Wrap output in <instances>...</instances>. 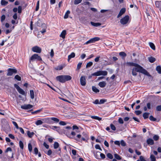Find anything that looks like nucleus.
Instances as JSON below:
<instances>
[{
	"instance_id": "60",
	"label": "nucleus",
	"mask_w": 161,
	"mask_h": 161,
	"mask_svg": "<svg viewBox=\"0 0 161 161\" xmlns=\"http://www.w3.org/2000/svg\"><path fill=\"white\" fill-rule=\"evenodd\" d=\"M119 122L121 124H123L124 123L123 119L121 118L119 119Z\"/></svg>"
},
{
	"instance_id": "28",
	"label": "nucleus",
	"mask_w": 161,
	"mask_h": 161,
	"mask_svg": "<svg viewBox=\"0 0 161 161\" xmlns=\"http://www.w3.org/2000/svg\"><path fill=\"white\" fill-rule=\"evenodd\" d=\"M149 46L152 49H153V50H155V47L154 44L153 43L151 42H149Z\"/></svg>"
},
{
	"instance_id": "51",
	"label": "nucleus",
	"mask_w": 161,
	"mask_h": 161,
	"mask_svg": "<svg viewBox=\"0 0 161 161\" xmlns=\"http://www.w3.org/2000/svg\"><path fill=\"white\" fill-rule=\"evenodd\" d=\"M111 128L113 130H116V128L114 125L112 124H111L110 125Z\"/></svg>"
},
{
	"instance_id": "50",
	"label": "nucleus",
	"mask_w": 161,
	"mask_h": 161,
	"mask_svg": "<svg viewBox=\"0 0 161 161\" xmlns=\"http://www.w3.org/2000/svg\"><path fill=\"white\" fill-rule=\"evenodd\" d=\"M5 16L4 15H3L1 16V22H3L5 19Z\"/></svg>"
},
{
	"instance_id": "21",
	"label": "nucleus",
	"mask_w": 161,
	"mask_h": 161,
	"mask_svg": "<svg viewBox=\"0 0 161 161\" xmlns=\"http://www.w3.org/2000/svg\"><path fill=\"white\" fill-rule=\"evenodd\" d=\"M91 24L94 26L97 27L98 26H100L101 25V23H94L93 22H90Z\"/></svg>"
},
{
	"instance_id": "35",
	"label": "nucleus",
	"mask_w": 161,
	"mask_h": 161,
	"mask_svg": "<svg viewBox=\"0 0 161 161\" xmlns=\"http://www.w3.org/2000/svg\"><path fill=\"white\" fill-rule=\"evenodd\" d=\"M8 3V2L4 0H2L1 1V4L2 5H6Z\"/></svg>"
},
{
	"instance_id": "59",
	"label": "nucleus",
	"mask_w": 161,
	"mask_h": 161,
	"mask_svg": "<svg viewBox=\"0 0 161 161\" xmlns=\"http://www.w3.org/2000/svg\"><path fill=\"white\" fill-rule=\"evenodd\" d=\"M35 154L37 155L38 153V150L36 147H35L34 149Z\"/></svg>"
},
{
	"instance_id": "18",
	"label": "nucleus",
	"mask_w": 161,
	"mask_h": 161,
	"mask_svg": "<svg viewBox=\"0 0 161 161\" xmlns=\"http://www.w3.org/2000/svg\"><path fill=\"white\" fill-rule=\"evenodd\" d=\"M66 34V31L65 30H63L61 33L60 36L63 39L65 38V35Z\"/></svg>"
},
{
	"instance_id": "48",
	"label": "nucleus",
	"mask_w": 161,
	"mask_h": 161,
	"mask_svg": "<svg viewBox=\"0 0 161 161\" xmlns=\"http://www.w3.org/2000/svg\"><path fill=\"white\" fill-rule=\"evenodd\" d=\"M22 6H19L18 7V13L20 14L22 12Z\"/></svg>"
},
{
	"instance_id": "54",
	"label": "nucleus",
	"mask_w": 161,
	"mask_h": 161,
	"mask_svg": "<svg viewBox=\"0 0 161 161\" xmlns=\"http://www.w3.org/2000/svg\"><path fill=\"white\" fill-rule=\"evenodd\" d=\"M12 123L17 129H19V127L17 123L15 121H13Z\"/></svg>"
},
{
	"instance_id": "30",
	"label": "nucleus",
	"mask_w": 161,
	"mask_h": 161,
	"mask_svg": "<svg viewBox=\"0 0 161 161\" xmlns=\"http://www.w3.org/2000/svg\"><path fill=\"white\" fill-rule=\"evenodd\" d=\"M30 95L32 99H33L34 98V92L32 90L30 91Z\"/></svg>"
},
{
	"instance_id": "49",
	"label": "nucleus",
	"mask_w": 161,
	"mask_h": 161,
	"mask_svg": "<svg viewBox=\"0 0 161 161\" xmlns=\"http://www.w3.org/2000/svg\"><path fill=\"white\" fill-rule=\"evenodd\" d=\"M51 129L53 130H54L55 129H57L58 130H59L60 129V127L56 126H52V127H51Z\"/></svg>"
},
{
	"instance_id": "57",
	"label": "nucleus",
	"mask_w": 161,
	"mask_h": 161,
	"mask_svg": "<svg viewBox=\"0 0 161 161\" xmlns=\"http://www.w3.org/2000/svg\"><path fill=\"white\" fill-rule=\"evenodd\" d=\"M59 124L60 125H66V123L65 122L63 121H60V122L59 123Z\"/></svg>"
},
{
	"instance_id": "12",
	"label": "nucleus",
	"mask_w": 161,
	"mask_h": 161,
	"mask_svg": "<svg viewBox=\"0 0 161 161\" xmlns=\"http://www.w3.org/2000/svg\"><path fill=\"white\" fill-rule=\"evenodd\" d=\"M86 76H82L80 78V83L82 86H85L86 85Z\"/></svg>"
},
{
	"instance_id": "7",
	"label": "nucleus",
	"mask_w": 161,
	"mask_h": 161,
	"mask_svg": "<svg viewBox=\"0 0 161 161\" xmlns=\"http://www.w3.org/2000/svg\"><path fill=\"white\" fill-rule=\"evenodd\" d=\"M17 72V70L16 69L9 68L8 70V73L7 74V76H11L13 74L16 73Z\"/></svg>"
},
{
	"instance_id": "15",
	"label": "nucleus",
	"mask_w": 161,
	"mask_h": 161,
	"mask_svg": "<svg viewBox=\"0 0 161 161\" xmlns=\"http://www.w3.org/2000/svg\"><path fill=\"white\" fill-rule=\"evenodd\" d=\"M147 143L148 145H152L154 144V142L153 140L151 138H148L147 140Z\"/></svg>"
},
{
	"instance_id": "63",
	"label": "nucleus",
	"mask_w": 161,
	"mask_h": 161,
	"mask_svg": "<svg viewBox=\"0 0 161 161\" xmlns=\"http://www.w3.org/2000/svg\"><path fill=\"white\" fill-rule=\"evenodd\" d=\"M86 56V54H85L84 53H83L81 55L80 57L82 59H83L85 58Z\"/></svg>"
},
{
	"instance_id": "17",
	"label": "nucleus",
	"mask_w": 161,
	"mask_h": 161,
	"mask_svg": "<svg viewBox=\"0 0 161 161\" xmlns=\"http://www.w3.org/2000/svg\"><path fill=\"white\" fill-rule=\"evenodd\" d=\"M107 83L105 81H103L102 82H100L98 84V85L102 88H103L105 87Z\"/></svg>"
},
{
	"instance_id": "19",
	"label": "nucleus",
	"mask_w": 161,
	"mask_h": 161,
	"mask_svg": "<svg viewBox=\"0 0 161 161\" xmlns=\"http://www.w3.org/2000/svg\"><path fill=\"white\" fill-rule=\"evenodd\" d=\"M148 59L149 62L151 63H153L156 60L155 58L152 56L148 57Z\"/></svg>"
},
{
	"instance_id": "3",
	"label": "nucleus",
	"mask_w": 161,
	"mask_h": 161,
	"mask_svg": "<svg viewBox=\"0 0 161 161\" xmlns=\"http://www.w3.org/2000/svg\"><path fill=\"white\" fill-rule=\"evenodd\" d=\"M108 74L106 71L100 70L95 72L92 74V76H99L100 75L106 76Z\"/></svg>"
},
{
	"instance_id": "45",
	"label": "nucleus",
	"mask_w": 161,
	"mask_h": 161,
	"mask_svg": "<svg viewBox=\"0 0 161 161\" xmlns=\"http://www.w3.org/2000/svg\"><path fill=\"white\" fill-rule=\"evenodd\" d=\"M107 157L110 159H112L113 158V156L112 154L110 153H108L107 155Z\"/></svg>"
},
{
	"instance_id": "46",
	"label": "nucleus",
	"mask_w": 161,
	"mask_h": 161,
	"mask_svg": "<svg viewBox=\"0 0 161 161\" xmlns=\"http://www.w3.org/2000/svg\"><path fill=\"white\" fill-rule=\"evenodd\" d=\"M39 1H38L37 2L36 6V11H37L38 10L39 8Z\"/></svg>"
},
{
	"instance_id": "61",
	"label": "nucleus",
	"mask_w": 161,
	"mask_h": 161,
	"mask_svg": "<svg viewBox=\"0 0 161 161\" xmlns=\"http://www.w3.org/2000/svg\"><path fill=\"white\" fill-rule=\"evenodd\" d=\"M43 145L47 149H48L49 147V145H47L45 142H44Z\"/></svg>"
},
{
	"instance_id": "8",
	"label": "nucleus",
	"mask_w": 161,
	"mask_h": 161,
	"mask_svg": "<svg viewBox=\"0 0 161 161\" xmlns=\"http://www.w3.org/2000/svg\"><path fill=\"white\" fill-rule=\"evenodd\" d=\"M14 86L20 94L22 95H25V92L18 85L15 84Z\"/></svg>"
},
{
	"instance_id": "58",
	"label": "nucleus",
	"mask_w": 161,
	"mask_h": 161,
	"mask_svg": "<svg viewBox=\"0 0 161 161\" xmlns=\"http://www.w3.org/2000/svg\"><path fill=\"white\" fill-rule=\"evenodd\" d=\"M72 153V154L74 155V156H75L76 155V150L74 149H72L71 151Z\"/></svg>"
},
{
	"instance_id": "34",
	"label": "nucleus",
	"mask_w": 161,
	"mask_h": 161,
	"mask_svg": "<svg viewBox=\"0 0 161 161\" xmlns=\"http://www.w3.org/2000/svg\"><path fill=\"white\" fill-rule=\"evenodd\" d=\"M91 117L93 119H97L98 120H101L102 119V118H101L97 116H91Z\"/></svg>"
},
{
	"instance_id": "39",
	"label": "nucleus",
	"mask_w": 161,
	"mask_h": 161,
	"mask_svg": "<svg viewBox=\"0 0 161 161\" xmlns=\"http://www.w3.org/2000/svg\"><path fill=\"white\" fill-rule=\"evenodd\" d=\"M153 139L155 141H158L159 139V136L157 135H154L153 136Z\"/></svg>"
},
{
	"instance_id": "24",
	"label": "nucleus",
	"mask_w": 161,
	"mask_h": 161,
	"mask_svg": "<svg viewBox=\"0 0 161 161\" xmlns=\"http://www.w3.org/2000/svg\"><path fill=\"white\" fill-rule=\"evenodd\" d=\"M119 55L121 56L122 58H125L126 56V54L123 52H121L119 53Z\"/></svg>"
},
{
	"instance_id": "9",
	"label": "nucleus",
	"mask_w": 161,
	"mask_h": 161,
	"mask_svg": "<svg viewBox=\"0 0 161 161\" xmlns=\"http://www.w3.org/2000/svg\"><path fill=\"white\" fill-rule=\"evenodd\" d=\"M35 59H36L39 61L42 60V58L40 56H38V54H34L31 58L30 59V62L31 60H33Z\"/></svg>"
},
{
	"instance_id": "31",
	"label": "nucleus",
	"mask_w": 161,
	"mask_h": 161,
	"mask_svg": "<svg viewBox=\"0 0 161 161\" xmlns=\"http://www.w3.org/2000/svg\"><path fill=\"white\" fill-rule=\"evenodd\" d=\"M156 69L158 73L161 74V67L160 66H157Z\"/></svg>"
},
{
	"instance_id": "44",
	"label": "nucleus",
	"mask_w": 161,
	"mask_h": 161,
	"mask_svg": "<svg viewBox=\"0 0 161 161\" xmlns=\"http://www.w3.org/2000/svg\"><path fill=\"white\" fill-rule=\"evenodd\" d=\"M120 144L122 146L125 147L126 145V143L123 140H121L120 141Z\"/></svg>"
},
{
	"instance_id": "33",
	"label": "nucleus",
	"mask_w": 161,
	"mask_h": 161,
	"mask_svg": "<svg viewBox=\"0 0 161 161\" xmlns=\"http://www.w3.org/2000/svg\"><path fill=\"white\" fill-rule=\"evenodd\" d=\"M114 157L116 159L118 160H120L121 159V157L116 153L114 154Z\"/></svg>"
},
{
	"instance_id": "20",
	"label": "nucleus",
	"mask_w": 161,
	"mask_h": 161,
	"mask_svg": "<svg viewBox=\"0 0 161 161\" xmlns=\"http://www.w3.org/2000/svg\"><path fill=\"white\" fill-rule=\"evenodd\" d=\"M75 56V54L74 53H72L70 54L68 56V61L69 62L72 58H74Z\"/></svg>"
},
{
	"instance_id": "55",
	"label": "nucleus",
	"mask_w": 161,
	"mask_h": 161,
	"mask_svg": "<svg viewBox=\"0 0 161 161\" xmlns=\"http://www.w3.org/2000/svg\"><path fill=\"white\" fill-rule=\"evenodd\" d=\"M147 108H148L149 109H150L151 108V104L150 103H147Z\"/></svg>"
},
{
	"instance_id": "52",
	"label": "nucleus",
	"mask_w": 161,
	"mask_h": 161,
	"mask_svg": "<svg viewBox=\"0 0 161 161\" xmlns=\"http://www.w3.org/2000/svg\"><path fill=\"white\" fill-rule=\"evenodd\" d=\"M156 109L157 111H161V105L157 106L156 108Z\"/></svg>"
},
{
	"instance_id": "53",
	"label": "nucleus",
	"mask_w": 161,
	"mask_h": 161,
	"mask_svg": "<svg viewBox=\"0 0 161 161\" xmlns=\"http://www.w3.org/2000/svg\"><path fill=\"white\" fill-rule=\"evenodd\" d=\"M98 153H100V156L103 159L105 158V155L104 154H103V153H100L99 152Z\"/></svg>"
},
{
	"instance_id": "13",
	"label": "nucleus",
	"mask_w": 161,
	"mask_h": 161,
	"mask_svg": "<svg viewBox=\"0 0 161 161\" xmlns=\"http://www.w3.org/2000/svg\"><path fill=\"white\" fill-rule=\"evenodd\" d=\"M33 107V106L31 104H24L21 105V108L24 109H28L31 108Z\"/></svg>"
},
{
	"instance_id": "36",
	"label": "nucleus",
	"mask_w": 161,
	"mask_h": 161,
	"mask_svg": "<svg viewBox=\"0 0 161 161\" xmlns=\"http://www.w3.org/2000/svg\"><path fill=\"white\" fill-rule=\"evenodd\" d=\"M59 145L58 142H55L54 144V149H57L59 147Z\"/></svg>"
},
{
	"instance_id": "37",
	"label": "nucleus",
	"mask_w": 161,
	"mask_h": 161,
	"mask_svg": "<svg viewBox=\"0 0 161 161\" xmlns=\"http://www.w3.org/2000/svg\"><path fill=\"white\" fill-rule=\"evenodd\" d=\"M82 64V62H80L78 63L77 65L76 70H78L80 68Z\"/></svg>"
},
{
	"instance_id": "5",
	"label": "nucleus",
	"mask_w": 161,
	"mask_h": 161,
	"mask_svg": "<svg viewBox=\"0 0 161 161\" xmlns=\"http://www.w3.org/2000/svg\"><path fill=\"white\" fill-rule=\"evenodd\" d=\"M129 19V16L128 15H126L120 19V23L123 25H125L128 22Z\"/></svg>"
},
{
	"instance_id": "64",
	"label": "nucleus",
	"mask_w": 161,
	"mask_h": 161,
	"mask_svg": "<svg viewBox=\"0 0 161 161\" xmlns=\"http://www.w3.org/2000/svg\"><path fill=\"white\" fill-rule=\"evenodd\" d=\"M140 159L141 161H146V160L144 159V157L142 156H140Z\"/></svg>"
},
{
	"instance_id": "47",
	"label": "nucleus",
	"mask_w": 161,
	"mask_h": 161,
	"mask_svg": "<svg viewBox=\"0 0 161 161\" xmlns=\"http://www.w3.org/2000/svg\"><path fill=\"white\" fill-rule=\"evenodd\" d=\"M82 0H75L74 1V4L75 5L78 4L80 3Z\"/></svg>"
},
{
	"instance_id": "62",
	"label": "nucleus",
	"mask_w": 161,
	"mask_h": 161,
	"mask_svg": "<svg viewBox=\"0 0 161 161\" xmlns=\"http://www.w3.org/2000/svg\"><path fill=\"white\" fill-rule=\"evenodd\" d=\"M50 55L51 57H53L54 55V52L53 50V49H52L51 50V52L50 53Z\"/></svg>"
},
{
	"instance_id": "4",
	"label": "nucleus",
	"mask_w": 161,
	"mask_h": 161,
	"mask_svg": "<svg viewBox=\"0 0 161 161\" xmlns=\"http://www.w3.org/2000/svg\"><path fill=\"white\" fill-rule=\"evenodd\" d=\"M71 138L78 142H81L82 141H85L86 140L85 138L80 134L77 135L76 136H74Z\"/></svg>"
},
{
	"instance_id": "25",
	"label": "nucleus",
	"mask_w": 161,
	"mask_h": 161,
	"mask_svg": "<svg viewBox=\"0 0 161 161\" xmlns=\"http://www.w3.org/2000/svg\"><path fill=\"white\" fill-rule=\"evenodd\" d=\"M150 158L151 161H156V158L153 154L151 153Z\"/></svg>"
},
{
	"instance_id": "11",
	"label": "nucleus",
	"mask_w": 161,
	"mask_h": 161,
	"mask_svg": "<svg viewBox=\"0 0 161 161\" xmlns=\"http://www.w3.org/2000/svg\"><path fill=\"white\" fill-rule=\"evenodd\" d=\"M42 120L43 121V123L48 124H52L54 122L53 121H51V118H45L42 119Z\"/></svg>"
},
{
	"instance_id": "41",
	"label": "nucleus",
	"mask_w": 161,
	"mask_h": 161,
	"mask_svg": "<svg viewBox=\"0 0 161 161\" xmlns=\"http://www.w3.org/2000/svg\"><path fill=\"white\" fill-rule=\"evenodd\" d=\"M14 79L18 81H20L21 80V77L18 75H16L15 76Z\"/></svg>"
},
{
	"instance_id": "14",
	"label": "nucleus",
	"mask_w": 161,
	"mask_h": 161,
	"mask_svg": "<svg viewBox=\"0 0 161 161\" xmlns=\"http://www.w3.org/2000/svg\"><path fill=\"white\" fill-rule=\"evenodd\" d=\"M126 9L125 8H122L120 11V12L117 15V18H119L125 12Z\"/></svg>"
},
{
	"instance_id": "22",
	"label": "nucleus",
	"mask_w": 161,
	"mask_h": 161,
	"mask_svg": "<svg viewBox=\"0 0 161 161\" xmlns=\"http://www.w3.org/2000/svg\"><path fill=\"white\" fill-rule=\"evenodd\" d=\"M51 121H53V122H54L55 123H58L59 121V119L55 117H52L51 118Z\"/></svg>"
},
{
	"instance_id": "1",
	"label": "nucleus",
	"mask_w": 161,
	"mask_h": 161,
	"mask_svg": "<svg viewBox=\"0 0 161 161\" xmlns=\"http://www.w3.org/2000/svg\"><path fill=\"white\" fill-rule=\"evenodd\" d=\"M127 65L129 66H133L134 67L132 69V74L133 76H136L137 75L136 72H139L145 75H147L148 72L138 64L133 62H127Z\"/></svg>"
},
{
	"instance_id": "56",
	"label": "nucleus",
	"mask_w": 161,
	"mask_h": 161,
	"mask_svg": "<svg viewBox=\"0 0 161 161\" xmlns=\"http://www.w3.org/2000/svg\"><path fill=\"white\" fill-rule=\"evenodd\" d=\"M135 113L137 115H139L142 113V112L139 110L135 111Z\"/></svg>"
},
{
	"instance_id": "26",
	"label": "nucleus",
	"mask_w": 161,
	"mask_h": 161,
	"mask_svg": "<svg viewBox=\"0 0 161 161\" xmlns=\"http://www.w3.org/2000/svg\"><path fill=\"white\" fill-rule=\"evenodd\" d=\"M149 114L150 113H145L143 114V117L144 119H146L148 118Z\"/></svg>"
},
{
	"instance_id": "32",
	"label": "nucleus",
	"mask_w": 161,
	"mask_h": 161,
	"mask_svg": "<svg viewBox=\"0 0 161 161\" xmlns=\"http://www.w3.org/2000/svg\"><path fill=\"white\" fill-rule=\"evenodd\" d=\"M70 13V11L69 10H67L64 16V19H67L68 17L69 14Z\"/></svg>"
},
{
	"instance_id": "40",
	"label": "nucleus",
	"mask_w": 161,
	"mask_h": 161,
	"mask_svg": "<svg viewBox=\"0 0 161 161\" xmlns=\"http://www.w3.org/2000/svg\"><path fill=\"white\" fill-rule=\"evenodd\" d=\"M28 148L29 151L31 152L32 150V146L31 143H29L28 145Z\"/></svg>"
},
{
	"instance_id": "10",
	"label": "nucleus",
	"mask_w": 161,
	"mask_h": 161,
	"mask_svg": "<svg viewBox=\"0 0 161 161\" xmlns=\"http://www.w3.org/2000/svg\"><path fill=\"white\" fill-rule=\"evenodd\" d=\"M32 50L34 52L38 53H41L42 49L41 48L37 46H35L32 48Z\"/></svg>"
},
{
	"instance_id": "16",
	"label": "nucleus",
	"mask_w": 161,
	"mask_h": 161,
	"mask_svg": "<svg viewBox=\"0 0 161 161\" xmlns=\"http://www.w3.org/2000/svg\"><path fill=\"white\" fill-rule=\"evenodd\" d=\"M155 5L157 8L159 9L161 12V1H156L155 2Z\"/></svg>"
},
{
	"instance_id": "27",
	"label": "nucleus",
	"mask_w": 161,
	"mask_h": 161,
	"mask_svg": "<svg viewBox=\"0 0 161 161\" xmlns=\"http://www.w3.org/2000/svg\"><path fill=\"white\" fill-rule=\"evenodd\" d=\"M92 89L93 91L96 92L97 93L99 92V89H97L95 86H92Z\"/></svg>"
},
{
	"instance_id": "38",
	"label": "nucleus",
	"mask_w": 161,
	"mask_h": 161,
	"mask_svg": "<svg viewBox=\"0 0 161 161\" xmlns=\"http://www.w3.org/2000/svg\"><path fill=\"white\" fill-rule=\"evenodd\" d=\"M19 146L20 147V148L22 149H23L24 148V144L23 143V142L20 141H19Z\"/></svg>"
},
{
	"instance_id": "6",
	"label": "nucleus",
	"mask_w": 161,
	"mask_h": 161,
	"mask_svg": "<svg viewBox=\"0 0 161 161\" xmlns=\"http://www.w3.org/2000/svg\"><path fill=\"white\" fill-rule=\"evenodd\" d=\"M100 39V38L98 37H95L88 40L84 44L87 45L89 43H93L95 42L99 41Z\"/></svg>"
},
{
	"instance_id": "29",
	"label": "nucleus",
	"mask_w": 161,
	"mask_h": 161,
	"mask_svg": "<svg viewBox=\"0 0 161 161\" xmlns=\"http://www.w3.org/2000/svg\"><path fill=\"white\" fill-rule=\"evenodd\" d=\"M34 135V133L33 132H31L29 131H27V135L29 137H32Z\"/></svg>"
},
{
	"instance_id": "23",
	"label": "nucleus",
	"mask_w": 161,
	"mask_h": 161,
	"mask_svg": "<svg viewBox=\"0 0 161 161\" xmlns=\"http://www.w3.org/2000/svg\"><path fill=\"white\" fill-rule=\"evenodd\" d=\"M43 121L42 120V119L41 120H37L35 122L36 124L37 125H41L43 124Z\"/></svg>"
},
{
	"instance_id": "2",
	"label": "nucleus",
	"mask_w": 161,
	"mask_h": 161,
	"mask_svg": "<svg viewBox=\"0 0 161 161\" xmlns=\"http://www.w3.org/2000/svg\"><path fill=\"white\" fill-rule=\"evenodd\" d=\"M71 77L69 75H61L56 77V80L61 83H64L66 81L71 80Z\"/></svg>"
},
{
	"instance_id": "42",
	"label": "nucleus",
	"mask_w": 161,
	"mask_h": 161,
	"mask_svg": "<svg viewBox=\"0 0 161 161\" xmlns=\"http://www.w3.org/2000/svg\"><path fill=\"white\" fill-rule=\"evenodd\" d=\"M149 119L151 121H155L156 120V119L154 118L152 115H151L149 117Z\"/></svg>"
},
{
	"instance_id": "43",
	"label": "nucleus",
	"mask_w": 161,
	"mask_h": 161,
	"mask_svg": "<svg viewBox=\"0 0 161 161\" xmlns=\"http://www.w3.org/2000/svg\"><path fill=\"white\" fill-rule=\"evenodd\" d=\"M92 64L93 63L92 62H90L87 64L86 67L87 68L88 67H91L92 65Z\"/></svg>"
}]
</instances>
